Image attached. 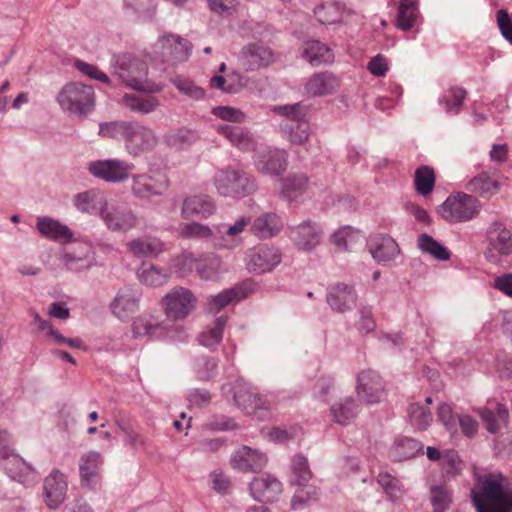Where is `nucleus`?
I'll return each mask as SVG.
<instances>
[{"label":"nucleus","mask_w":512,"mask_h":512,"mask_svg":"<svg viewBox=\"0 0 512 512\" xmlns=\"http://www.w3.org/2000/svg\"><path fill=\"white\" fill-rule=\"evenodd\" d=\"M112 73L125 85L139 91H152L147 63L132 54H122L111 62Z\"/></svg>","instance_id":"1"},{"label":"nucleus","mask_w":512,"mask_h":512,"mask_svg":"<svg viewBox=\"0 0 512 512\" xmlns=\"http://www.w3.org/2000/svg\"><path fill=\"white\" fill-rule=\"evenodd\" d=\"M213 182L218 193L224 197L243 198L256 190L254 179L244 170L233 166L218 169Z\"/></svg>","instance_id":"2"},{"label":"nucleus","mask_w":512,"mask_h":512,"mask_svg":"<svg viewBox=\"0 0 512 512\" xmlns=\"http://www.w3.org/2000/svg\"><path fill=\"white\" fill-rule=\"evenodd\" d=\"M56 101L64 112L86 116L95 104L94 89L80 82H69L61 88Z\"/></svg>","instance_id":"3"},{"label":"nucleus","mask_w":512,"mask_h":512,"mask_svg":"<svg viewBox=\"0 0 512 512\" xmlns=\"http://www.w3.org/2000/svg\"><path fill=\"white\" fill-rule=\"evenodd\" d=\"M480 203L472 195L456 193L450 195L439 207L440 216L450 223L466 222L473 219L480 211Z\"/></svg>","instance_id":"4"},{"label":"nucleus","mask_w":512,"mask_h":512,"mask_svg":"<svg viewBox=\"0 0 512 512\" xmlns=\"http://www.w3.org/2000/svg\"><path fill=\"white\" fill-rule=\"evenodd\" d=\"M197 297L191 290L177 286L162 299L165 315L173 321L186 319L197 307Z\"/></svg>","instance_id":"5"},{"label":"nucleus","mask_w":512,"mask_h":512,"mask_svg":"<svg viewBox=\"0 0 512 512\" xmlns=\"http://www.w3.org/2000/svg\"><path fill=\"white\" fill-rule=\"evenodd\" d=\"M488 246L485 251L487 260L493 264H502V258L512 254V233L500 221H494L486 231Z\"/></svg>","instance_id":"6"},{"label":"nucleus","mask_w":512,"mask_h":512,"mask_svg":"<svg viewBox=\"0 0 512 512\" xmlns=\"http://www.w3.org/2000/svg\"><path fill=\"white\" fill-rule=\"evenodd\" d=\"M473 504L475 497L487 504L512 505V486L503 483L502 475H488L478 484V490L471 491Z\"/></svg>","instance_id":"7"},{"label":"nucleus","mask_w":512,"mask_h":512,"mask_svg":"<svg viewBox=\"0 0 512 512\" xmlns=\"http://www.w3.org/2000/svg\"><path fill=\"white\" fill-rule=\"evenodd\" d=\"M0 465L10 478L22 483L33 478L35 474L34 469L11 450L7 431H0Z\"/></svg>","instance_id":"8"},{"label":"nucleus","mask_w":512,"mask_h":512,"mask_svg":"<svg viewBox=\"0 0 512 512\" xmlns=\"http://www.w3.org/2000/svg\"><path fill=\"white\" fill-rule=\"evenodd\" d=\"M101 219L112 232L127 233L138 224L135 212L124 202L108 201Z\"/></svg>","instance_id":"9"},{"label":"nucleus","mask_w":512,"mask_h":512,"mask_svg":"<svg viewBox=\"0 0 512 512\" xmlns=\"http://www.w3.org/2000/svg\"><path fill=\"white\" fill-rule=\"evenodd\" d=\"M153 48L154 53L157 54L163 62L176 64L189 59L192 44L179 35L164 34L158 38Z\"/></svg>","instance_id":"10"},{"label":"nucleus","mask_w":512,"mask_h":512,"mask_svg":"<svg viewBox=\"0 0 512 512\" xmlns=\"http://www.w3.org/2000/svg\"><path fill=\"white\" fill-rule=\"evenodd\" d=\"M133 163L121 159L95 160L88 164V172L95 178L110 183H122L134 170Z\"/></svg>","instance_id":"11"},{"label":"nucleus","mask_w":512,"mask_h":512,"mask_svg":"<svg viewBox=\"0 0 512 512\" xmlns=\"http://www.w3.org/2000/svg\"><path fill=\"white\" fill-rule=\"evenodd\" d=\"M355 389L359 401L367 405L377 404L385 396V382L372 369H364L357 374Z\"/></svg>","instance_id":"12"},{"label":"nucleus","mask_w":512,"mask_h":512,"mask_svg":"<svg viewBox=\"0 0 512 512\" xmlns=\"http://www.w3.org/2000/svg\"><path fill=\"white\" fill-rule=\"evenodd\" d=\"M158 137L153 129L132 121L126 141L125 149L133 157L140 156L156 148Z\"/></svg>","instance_id":"13"},{"label":"nucleus","mask_w":512,"mask_h":512,"mask_svg":"<svg viewBox=\"0 0 512 512\" xmlns=\"http://www.w3.org/2000/svg\"><path fill=\"white\" fill-rule=\"evenodd\" d=\"M60 260L66 269L72 272H81L96 264L92 245L84 241L74 242L65 248Z\"/></svg>","instance_id":"14"},{"label":"nucleus","mask_w":512,"mask_h":512,"mask_svg":"<svg viewBox=\"0 0 512 512\" xmlns=\"http://www.w3.org/2000/svg\"><path fill=\"white\" fill-rule=\"evenodd\" d=\"M287 153L279 148L262 146L256 150L254 165L262 174L279 176L287 168Z\"/></svg>","instance_id":"15"},{"label":"nucleus","mask_w":512,"mask_h":512,"mask_svg":"<svg viewBox=\"0 0 512 512\" xmlns=\"http://www.w3.org/2000/svg\"><path fill=\"white\" fill-rule=\"evenodd\" d=\"M280 262V251L266 244L250 249L246 256L247 269L255 274L270 272L278 266Z\"/></svg>","instance_id":"16"},{"label":"nucleus","mask_w":512,"mask_h":512,"mask_svg":"<svg viewBox=\"0 0 512 512\" xmlns=\"http://www.w3.org/2000/svg\"><path fill=\"white\" fill-rule=\"evenodd\" d=\"M169 187V180L165 176L155 177L147 173L132 176L131 193L140 200H150L152 197L162 196Z\"/></svg>","instance_id":"17"},{"label":"nucleus","mask_w":512,"mask_h":512,"mask_svg":"<svg viewBox=\"0 0 512 512\" xmlns=\"http://www.w3.org/2000/svg\"><path fill=\"white\" fill-rule=\"evenodd\" d=\"M141 291L138 287L124 286L120 288L110 303L112 314L121 321L128 320L139 309Z\"/></svg>","instance_id":"18"},{"label":"nucleus","mask_w":512,"mask_h":512,"mask_svg":"<svg viewBox=\"0 0 512 512\" xmlns=\"http://www.w3.org/2000/svg\"><path fill=\"white\" fill-rule=\"evenodd\" d=\"M235 405L246 414H254L259 409H268L269 402L257 395L250 384L236 380L232 387Z\"/></svg>","instance_id":"19"},{"label":"nucleus","mask_w":512,"mask_h":512,"mask_svg":"<svg viewBox=\"0 0 512 512\" xmlns=\"http://www.w3.org/2000/svg\"><path fill=\"white\" fill-rule=\"evenodd\" d=\"M323 230L321 226L312 221H303L290 228V238L301 250L310 251L321 241Z\"/></svg>","instance_id":"20"},{"label":"nucleus","mask_w":512,"mask_h":512,"mask_svg":"<svg viewBox=\"0 0 512 512\" xmlns=\"http://www.w3.org/2000/svg\"><path fill=\"white\" fill-rule=\"evenodd\" d=\"M326 301L334 312L345 313L355 306L357 293L352 286L335 283L327 288Z\"/></svg>","instance_id":"21"},{"label":"nucleus","mask_w":512,"mask_h":512,"mask_svg":"<svg viewBox=\"0 0 512 512\" xmlns=\"http://www.w3.org/2000/svg\"><path fill=\"white\" fill-rule=\"evenodd\" d=\"M239 59L247 70H257L272 63L273 53L263 43H250L242 48Z\"/></svg>","instance_id":"22"},{"label":"nucleus","mask_w":512,"mask_h":512,"mask_svg":"<svg viewBox=\"0 0 512 512\" xmlns=\"http://www.w3.org/2000/svg\"><path fill=\"white\" fill-rule=\"evenodd\" d=\"M266 464V455L248 446L240 447L231 456L232 467L244 472H259Z\"/></svg>","instance_id":"23"},{"label":"nucleus","mask_w":512,"mask_h":512,"mask_svg":"<svg viewBox=\"0 0 512 512\" xmlns=\"http://www.w3.org/2000/svg\"><path fill=\"white\" fill-rule=\"evenodd\" d=\"M44 501L50 509H57L65 500L67 482L63 473L53 470L44 480Z\"/></svg>","instance_id":"24"},{"label":"nucleus","mask_w":512,"mask_h":512,"mask_svg":"<svg viewBox=\"0 0 512 512\" xmlns=\"http://www.w3.org/2000/svg\"><path fill=\"white\" fill-rule=\"evenodd\" d=\"M252 497L258 502H274L282 492L281 482L274 476L265 474L255 477L250 483Z\"/></svg>","instance_id":"25"},{"label":"nucleus","mask_w":512,"mask_h":512,"mask_svg":"<svg viewBox=\"0 0 512 512\" xmlns=\"http://www.w3.org/2000/svg\"><path fill=\"white\" fill-rule=\"evenodd\" d=\"M477 413L482 419L486 429L491 434H495L502 427H506L509 421V410L505 404L498 402H489L487 406L477 409Z\"/></svg>","instance_id":"26"},{"label":"nucleus","mask_w":512,"mask_h":512,"mask_svg":"<svg viewBox=\"0 0 512 512\" xmlns=\"http://www.w3.org/2000/svg\"><path fill=\"white\" fill-rule=\"evenodd\" d=\"M368 248L373 259L380 264L393 261L400 253L396 241L391 236L384 234L371 237Z\"/></svg>","instance_id":"27"},{"label":"nucleus","mask_w":512,"mask_h":512,"mask_svg":"<svg viewBox=\"0 0 512 512\" xmlns=\"http://www.w3.org/2000/svg\"><path fill=\"white\" fill-rule=\"evenodd\" d=\"M126 248L134 257L156 258L166 250V245L155 236H143L129 241Z\"/></svg>","instance_id":"28"},{"label":"nucleus","mask_w":512,"mask_h":512,"mask_svg":"<svg viewBox=\"0 0 512 512\" xmlns=\"http://www.w3.org/2000/svg\"><path fill=\"white\" fill-rule=\"evenodd\" d=\"M216 210L214 200L208 195H192L183 200L181 216L184 219L193 217L207 218Z\"/></svg>","instance_id":"29"},{"label":"nucleus","mask_w":512,"mask_h":512,"mask_svg":"<svg viewBox=\"0 0 512 512\" xmlns=\"http://www.w3.org/2000/svg\"><path fill=\"white\" fill-rule=\"evenodd\" d=\"M108 200L98 189L80 192L73 197V204L81 213L101 216Z\"/></svg>","instance_id":"30"},{"label":"nucleus","mask_w":512,"mask_h":512,"mask_svg":"<svg viewBox=\"0 0 512 512\" xmlns=\"http://www.w3.org/2000/svg\"><path fill=\"white\" fill-rule=\"evenodd\" d=\"M36 226L39 233L47 239L60 243H71L73 241V232L59 220L42 217L38 219Z\"/></svg>","instance_id":"31"},{"label":"nucleus","mask_w":512,"mask_h":512,"mask_svg":"<svg viewBox=\"0 0 512 512\" xmlns=\"http://www.w3.org/2000/svg\"><path fill=\"white\" fill-rule=\"evenodd\" d=\"M217 130L239 150L244 152L255 150V139L246 128L232 124H223L219 125Z\"/></svg>","instance_id":"32"},{"label":"nucleus","mask_w":512,"mask_h":512,"mask_svg":"<svg viewBox=\"0 0 512 512\" xmlns=\"http://www.w3.org/2000/svg\"><path fill=\"white\" fill-rule=\"evenodd\" d=\"M340 86L338 78L330 72H319L312 75L305 85L306 92L311 96H324L334 93Z\"/></svg>","instance_id":"33"},{"label":"nucleus","mask_w":512,"mask_h":512,"mask_svg":"<svg viewBox=\"0 0 512 512\" xmlns=\"http://www.w3.org/2000/svg\"><path fill=\"white\" fill-rule=\"evenodd\" d=\"M377 483L382 488L388 501L395 505L403 504L408 490L398 478L387 472H383L377 476Z\"/></svg>","instance_id":"34"},{"label":"nucleus","mask_w":512,"mask_h":512,"mask_svg":"<svg viewBox=\"0 0 512 512\" xmlns=\"http://www.w3.org/2000/svg\"><path fill=\"white\" fill-rule=\"evenodd\" d=\"M359 412V404L352 396L340 399L330 407L333 420L343 426L350 424Z\"/></svg>","instance_id":"35"},{"label":"nucleus","mask_w":512,"mask_h":512,"mask_svg":"<svg viewBox=\"0 0 512 512\" xmlns=\"http://www.w3.org/2000/svg\"><path fill=\"white\" fill-rule=\"evenodd\" d=\"M280 127L287 139L293 144H304L309 138V124L300 118H285Z\"/></svg>","instance_id":"36"},{"label":"nucleus","mask_w":512,"mask_h":512,"mask_svg":"<svg viewBox=\"0 0 512 512\" xmlns=\"http://www.w3.org/2000/svg\"><path fill=\"white\" fill-rule=\"evenodd\" d=\"M282 221L280 217L272 212L264 213L257 217L252 223L251 230L259 238H270L280 232Z\"/></svg>","instance_id":"37"},{"label":"nucleus","mask_w":512,"mask_h":512,"mask_svg":"<svg viewBox=\"0 0 512 512\" xmlns=\"http://www.w3.org/2000/svg\"><path fill=\"white\" fill-rule=\"evenodd\" d=\"M226 324L227 317L224 315L215 319L211 325H208L199 333L197 337L199 344L210 350H215L222 341Z\"/></svg>","instance_id":"38"},{"label":"nucleus","mask_w":512,"mask_h":512,"mask_svg":"<svg viewBox=\"0 0 512 512\" xmlns=\"http://www.w3.org/2000/svg\"><path fill=\"white\" fill-rule=\"evenodd\" d=\"M303 57L313 66L333 62L334 54L331 49L317 40L308 41L304 44Z\"/></svg>","instance_id":"39"},{"label":"nucleus","mask_w":512,"mask_h":512,"mask_svg":"<svg viewBox=\"0 0 512 512\" xmlns=\"http://www.w3.org/2000/svg\"><path fill=\"white\" fill-rule=\"evenodd\" d=\"M101 463V454L95 451H90L82 457L79 470L83 485L91 487L95 483Z\"/></svg>","instance_id":"40"},{"label":"nucleus","mask_w":512,"mask_h":512,"mask_svg":"<svg viewBox=\"0 0 512 512\" xmlns=\"http://www.w3.org/2000/svg\"><path fill=\"white\" fill-rule=\"evenodd\" d=\"M309 187L308 178L305 175H288L282 181L281 195L288 201L298 200Z\"/></svg>","instance_id":"41"},{"label":"nucleus","mask_w":512,"mask_h":512,"mask_svg":"<svg viewBox=\"0 0 512 512\" xmlns=\"http://www.w3.org/2000/svg\"><path fill=\"white\" fill-rule=\"evenodd\" d=\"M466 189L471 193L490 197L498 192L500 189V183L491 177L489 172L485 171L473 177L466 184Z\"/></svg>","instance_id":"42"},{"label":"nucleus","mask_w":512,"mask_h":512,"mask_svg":"<svg viewBox=\"0 0 512 512\" xmlns=\"http://www.w3.org/2000/svg\"><path fill=\"white\" fill-rule=\"evenodd\" d=\"M196 272L203 280H215L222 272L221 259L213 254H203L197 259Z\"/></svg>","instance_id":"43"},{"label":"nucleus","mask_w":512,"mask_h":512,"mask_svg":"<svg viewBox=\"0 0 512 512\" xmlns=\"http://www.w3.org/2000/svg\"><path fill=\"white\" fill-rule=\"evenodd\" d=\"M123 7L141 21H152L156 16L154 0H123Z\"/></svg>","instance_id":"44"},{"label":"nucleus","mask_w":512,"mask_h":512,"mask_svg":"<svg viewBox=\"0 0 512 512\" xmlns=\"http://www.w3.org/2000/svg\"><path fill=\"white\" fill-rule=\"evenodd\" d=\"M417 246L422 252L431 255L437 260L447 261L450 259L451 253L449 250L427 233L419 235Z\"/></svg>","instance_id":"45"},{"label":"nucleus","mask_w":512,"mask_h":512,"mask_svg":"<svg viewBox=\"0 0 512 512\" xmlns=\"http://www.w3.org/2000/svg\"><path fill=\"white\" fill-rule=\"evenodd\" d=\"M312 477L307 458L302 454H296L291 460V473L289 482L292 485H304Z\"/></svg>","instance_id":"46"},{"label":"nucleus","mask_w":512,"mask_h":512,"mask_svg":"<svg viewBox=\"0 0 512 512\" xmlns=\"http://www.w3.org/2000/svg\"><path fill=\"white\" fill-rule=\"evenodd\" d=\"M124 105L132 112L148 114L154 111L159 103L158 100L151 95H128L123 97Z\"/></svg>","instance_id":"47"},{"label":"nucleus","mask_w":512,"mask_h":512,"mask_svg":"<svg viewBox=\"0 0 512 512\" xmlns=\"http://www.w3.org/2000/svg\"><path fill=\"white\" fill-rule=\"evenodd\" d=\"M250 223L249 217H240L235 223L227 228L225 235L219 242H214V246L218 248L234 249L240 243L237 236L245 230Z\"/></svg>","instance_id":"48"},{"label":"nucleus","mask_w":512,"mask_h":512,"mask_svg":"<svg viewBox=\"0 0 512 512\" xmlns=\"http://www.w3.org/2000/svg\"><path fill=\"white\" fill-rule=\"evenodd\" d=\"M197 139L198 135L195 131L181 128L166 134L164 141L171 148L183 150L190 147Z\"/></svg>","instance_id":"49"},{"label":"nucleus","mask_w":512,"mask_h":512,"mask_svg":"<svg viewBox=\"0 0 512 512\" xmlns=\"http://www.w3.org/2000/svg\"><path fill=\"white\" fill-rule=\"evenodd\" d=\"M361 238L360 231L353 229L351 226H344L331 235V242L339 250H351Z\"/></svg>","instance_id":"50"},{"label":"nucleus","mask_w":512,"mask_h":512,"mask_svg":"<svg viewBox=\"0 0 512 512\" xmlns=\"http://www.w3.org/2000/svg\"><path fill=\"white\" fill-rule=\"evenodd\" d=\"M218 360L210 356H200L193 361V371L200 381H208L217 375Z\"/></svg>","instance_id":"51"},{"label":"nucleus","mask_w":512,"mask_h":512,"mask_svg":"<svg viewBox=\"0 0 512 512\" xmlns=\"http://www.w3.org/2000/svg\"><path fill=\"white\" fill-rule=\"evenodd\" d=\"M416 191L422 195H429L435 184V175L431 167L423 165L417 168L414 175Z\"/></svg>","instance_id":"52"},{"label":"nucleus","mask_w":512,"mask_h":512,"mask_svg":"<svg viewBox=\"0 0 512 512\" xmlns=\"http://www.w3.org/2000/svg\"><path fill=\"white\" fill-rule=\"evenodd\" d=\"M417 17V5L414 0H401L397 15V27L408 31L415 23Z\"/></svg>","instance_id":"53"},{"label":"nucleus","mask_w":512,"mask_h":512,"mask_svg":"<svg viewBox=\"0 0 512 512\" xmlns=\"http://www.w3.org/2000/svg\"><path fill=\"white\" fill-rule=\"evenodd\" d=\"M132 121H111L100 124L99 134L116 140L126 141Z\"/></svg>","instance_id":"54"},{"label":"nucleus","mask_w":512,"mask_h":512,"mask_svg":"<svg viewBox=\"0 0 512 512\" xmlns=\"http://www.w3.org/2000/svg\"><path fill=\"white\" fill-rule=\"evenodd\" d=\"M161 329L160 322L151 316H140L132 323V332L135 338L142 336H154Z\"/></svg>","instance_id":"55"},{"label":"nucleus","mask_w":512,"mask_h":512,"mask_svg":"<svg viewBox=\"0 0 512 512\" xmlns=\"http://www.w3.org/2000/svg\"><path fill=\"white\" fill-rule=\"evenodd\" d=\"M430 501L433 512H445L452 502L451 491L445 485H433L430 488Z\"/></svg>","instance_id":"56"},{"label":"nucleus","mask_w":512,"mask_h":512,"mask_svg":"<svg viewBox=\"0 0 512 512\" xmlns=\"http://www.w3.org/2000/svg\"><path fill=\"white\" fill-rule=\"evenodd\" d=\"M408 417L411 424L420 430H425L432 422V413L429 408L419 403L409 405Z\"/></svg>","instance_id":"57"},{"label":"nucleus","mask_w":512,"mask_h":512,"mask_svg":"<svg viewBox=\"0 0 512 512\" xmlns=\"http://www.w3.org/2000/svg\"><path fill=\"white\" fill-rule=\"evenodd\" d=\"M423 444L413 438H403L396 442L394 447V458L397 460L409 459L422 452Z\"/></svg>","instance_id":"58"},{"label":"nucleus","mask_w":512,"mask_h":512,"mask_svg":"<svg viewBox=\"0 0 512 512\" xmlns=\"http://www.w3.org/2000/svg\"><path fill=\"white\" fill-rule=\"evenodd\" d=\"M466 90L460 87H452L448 90L447 94L443 95L439 99V103L444 105L446 112L451 113H459L462 106L463 101L466 97Z\"/></svg>","instance_id":"59"},{"label":"nucleus","mask_w":512,"mask_h":512,"mask_svg":"<svg viewBox=\"0 0 512 512\" xmlns=\"http://www.w3.org/2000/svg\"><path fill=\"white\" fill-rule=\"evenodd\" d=\"M171 83L183 95L192 100H201L205 96V91L202 87L196 85L192 80L182 76H176L171 79Z\"/></svg>","instance_id":"60"},{"label":"nucleus","mask_w":512,"mask_h":512,"mask_svg":"<svg viewBox=\"0 0 512 512\" xmlns=\"http://www.w3.org/2000/svg\"><path fill=\"white\" fill-rule=\"evenodd\" d=\"M239 295L240 291L236 288L224 290L221 293L210 297L206 310L209 313H217L233 300L239 299Z\"/></svg>","instance_id":"61"},{"label":"nucleus","mask_w":512,"mask_h":512,"mask_svg":"<svg viewBox=\"0 0 512 512\" xmlns=\"http://www.w3.org/2000/svg\"><path fill=\"white\" fill-rule=\"evenodd\" d=\"M197 259L193 253L183 251L172 260V267L180 277H185L196 269Z\"/></svg>","instance_id":"62"},{"label":"nucleus","mask_w":512,"mask_h":512,"mask_svg":"<svg viewBox=\"0 0 512 512\" xmlns=\"http://www.w3.org/2000/svg\"><path fill=\"white\" fill-rule=\"evenodd\" d=\"M140 280L153 287L161 286L168 280V274L161 268L150 265L147 268H142L139 273Z\"/></svg>","instance_id":"63"},{"label":"nucleus","mask_w":512,"mask_h":512,"mask_svg":"<svg viewBox=\"0 0 512 512\" xmlns=\"http://www.w3.org/2000/svg\"><path fill=\"white\" fill-rule=\"evenodd\" d=\"M180 234L188 239L208 240L213 236V231L206 225L200 223H186L180 228Z\"/></svg>","instance_id":"64"}]
</instances>
